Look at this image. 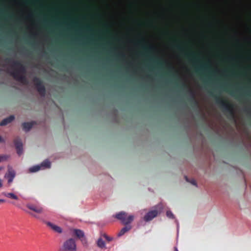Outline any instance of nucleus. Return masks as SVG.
Segmentation results:
<instances>
[{
    "instance_id": "nucleus-1",
    "label": "nucleus",
    "mask_w": 251,
    "mask_h": 251,
    "mask_svg": "<svg viewBox=\"0 0 251 251\" xmlns=\"http://www.w3.org/2000/svg\"><path fill=\"white\" fill-rule=\"evenodd\" d=\"M59 251H76V245L74 239L67 240L60 247Z\"/></svg>"
},
{
    "instance_id": "nucleus-2",
    "label": "nucleus",
    "mask_w": 251,
    "mask_h": 251,
    "mask_svg": "<svg viewBox=\"0 0 251 251\" xmlns=\"http://www.w3.org/2000/svg\"><path fill=\"white\" fill-rule=\"evenodd\" d=\"M51 166V163L48 160H46L42 162L40 165H36L29 168V172L30 173L37 172L42 169L50 168Z\"/></svg>"
},
{
    "instance_id": "nucleus-3",
    "label": "nucleus",
    "mask_w": 251,
    "mask_h": 251,
    "mask_svg": "<svg viewBox=\"0 0 251 251\" xmlns=\"http://www.w3.org/2000/svg\"><path fill=\"white\" fill-rule=\"evenodd\" d=\"M117 219L121 220V221L124 224H127L131 222L134 219L133 215H130L126 218V214L124 212H120L115 216Z\"/></svg>"
},
{
    "instance_id": "nucleus-4",
    "label": "nucleus",
    "mask_w": 251,
    "mask_h": 251,
    "mask_svg": "<svg viewBox=\"0 0 251 251\" xmlns=\"http://www.w3.org/2000/svg\"><path fill=\"white\" fill-rule=\"evenodd\" d=\"M7 167L8 172L4 175V177L7 179V183L10 185L13 182L16 176V171L10 165H8Z\"/></svg>"
},
{
    "instance_id": "nucleus-5",
    "label": "nucleus",
    "mask_w": 251,
    "mask_h": 251,
    "mask_svg": "<svg viewBox=\"0 0 251 251\" xmlns=\"http://www.w3.org/2000/svg\"><path fill=\"white\" fill-rule=\"evenodd\" d=\"M158 214L157 210H151L149 211L145 217L146 221H149L156 217Z\"/></svg>"
},
{
    "instance_id": "nucleus-6",
    "label": "nucleus",
    "mask_w": 251,
    "mask_h": 251,
    "mask_svg": "<svg viewBox=\"0 0 251 251\" xmlns=\"http://www.w3.org/2000/svg\"><path fill=\"white\" fill-rule=\"evenodd\" d=\"M15 146L17 150V153L20 155L23 152V143L20 140L17 141L15 143Z\"/></svg>"
},
{
    "instance_id": "nucleus-7",
    "label": "nucleus",
    "mask_w": 251,
    "mask_h": 251,
    "mask_svg": "<svg viewBox=\"0 0 251 251\" xmlns=\"http://www.w3.org/2000/svg\"><path fill=\"white\" fill-rule=\"evenodd\" d=\"M46 223L47 225L50 226V228L55 232H56L59 233H61L62 232V229L60 227L58 226H57L49 222H48Z\"/></svg>"
},
{
    "instance_id": "nucleus-8",
    "label": "nucleus",
    "mask_w": 251,
    "mask_h": 251,
    "mask_svg": "<svg viewBox=\"0 0 251 251\" xmlns=\"http://www.w3.org/2000/svg\"><path fill=\"white\" fill-rule=\"evenodd\" d=\"M27 207L30 210L35 212L37 213H41L42 211V208L41 207H36L31 204H27Z\"/></svg>"
},
{
    "instance_id": "nucleus-9",
    "label": "nucleus",
    "mask_w": 251,
    "mask_h": 251,
    "mask_svg": "<svg viewBox=\"0 0 251 251\" xmlns=\"http://www.w3.org/2000/svg\"><path fill=\"white\" fill-rule=\"evenodd\" d=\"M15 119V117L13 115H11L10 116H9V117L8 118H6L5 119H4L0 123V125L1 126H5L7 124H8V123H10L11 122H12V121L14 120V119Z\"/></svg>"
},
{
    "instance_id": "nucleus-10",
    "label": "nucleus",
    "mask_w": 251,
    "mask_h": 251,
    "mask_svg": "<svg viewBox=\"0 0 251 251\" xmlns=\"http://www.w3.org/2000/svg\"><path fill=\"white\" fill-rule=\"evenodd\" d=\"M131 228V226L130 225L126 226L124 227H123L120 231L119 232L118 236H121L125 234L126 232L129 231Z\"/></svg>"
},
{
    "instance_id": "nucleus-11",
    "label": "nucleus",
    "mask_w": 251,
    "mask_h": 251,
    "mask_svg": "<svg viewBox=\"0 0 251 251\" xmlns=\"http://www.w3.org/2000/svg\"><path fill=\"white\" fill-rule=\"evenodd\" d=\"M3 195L7 198H11L15 200H18V196L13 193H3Z\"/></svg>"
},
{
    "instance_id": "nucleus-12",
    "label": "nucleus",
    "mask_w": 251,
    "mask_h": 251,
    "mask_svg": "<svg viewBox=\"0 0 251 251\" xmlns=\"http://www.w3.org/2000/svg\"><path fill=\"white\" fill-rule=\"evenodd\" d=\"M33 126L32 123H25L23 124V128L25 131H28Z\"/></svg>"
},
{
    "instance_id": "nucleus-13",
    "label": "nucleus",
    "mask_w": 251,
    "mask_h": 251,
    "mask_svg": "<svg viewBox=\"0 0 251 251\" xmlns=\"http://www.w3.org/2000/svg\"><path fill=\"white\" fill-rule=\"evenodd\" d=\"M75 233L77 237L81 238L82 237H84V232L79 229H75Z\"/></svg>"
},
{
    "instance_id": "nucleus-14",
    "label": "nucleus",
    "mask_w": 251,
    "mask_h": 251,
    "mask_svg": "<svg viewBox=\"0 0 251 251\" xmlns=\"http://www.w3.org/2000/svg\"><path fill=\"white\" fill-rule=\"evenodd\" d=\"M97 245L98 247L100 248H104L105 247V243L101 238H100L98 240Z\"/></svg>"
},
{
    "instance_id": "nucleus-15",
    "label": "nucleus",
    "mask_w": 251,
    "mask_h": 251,
    "mask_svg": "<svg viewBox=\"0 0 251 251\" xmlns=\"http://www.w3.org/2000/svg\"><path fill=\"white\" fill-rule=\"evenodd\" d=\"M9 156L7 155H0V163L7 160Z\"/></svg>"
},
{
    "instance_id": "nucleus-16",
    "label": "nucleus",
    "mask_w": 251,
    "mask_h": 251,
    "mask_svg": "<svg viewBox=\"0 0 251 251\" xmlns=\"http://www.w3.org/2000/svg\"><path fill=\"white\" fill-rule=\"evenodd\" d=\"M166 215H167V216L168 217H169V218H175L173 213L170 210H168L167 211Z\"/></svg>"
},
{
    "instance_id": "nucleus-17",
    "label": "nucleus",
    "mask_w": 251,
    "mask_h": 251,
    "mask_svg": "<svg viewBox=\"0 0 251 251\" xmlns=\"http://www.w3.org/2000/svg\"><path fill=\"white\" fill-rule=\"evenodd\" d=\"M103 236L108 241H110L112 240V238L108 237L107 235L104 234Z\"/></svg>"
},
{
    "instance_id": "nucleus-18",
    "label": "nucleus",
    "mask_w": 251,
    "mask_h": 251,
    "mask_svg": "<svg viewBox=\"0 0 251 251\" xmlns=\"http://www.w3.org/2000/svg\"><path fill=\"white\" fill-rule=\"evenodd\" d=\"M5 142V140L4 138L0 135V143H4Z\"/></svg>"
},
{
    "instance_id": "nucleus-19",
    "label": "nucleus",
    "mask_w": 251,
    "mask_h": 251,
    "mask_svg": "<svg viewBox=\"0 0 251 251\" xmlns=\"http://www.w3.org/2000/svg\"><path fill=\"white\" fill-rule=\"evenodd\" d=\"M190 182L192 184H193L194 185H195V186H197L196 182V181L195 180L193 179V180H191Z\"/></svg>"
},
{
    "instance_id": "nucleus-20",
    "label": "nucleus",
    "mask_w": 251,
    "mask_h": 251,
    "mask_svg": "<svg viewBox=\"0 0 251 251\" xmlns=\"http://www.w3.org/2000/svg\"><path fill=\"white\" fill-rule=\"evenodd\" d=\"M2 185H3L2 180V179L0 178V188L2 187Z\"/></svg>"
},
{
    "instance_id": "nucleus-21",
    "label": "nucleus",
    "mask_w": 251,
    "mask_h": 251,
    "mask_svg": "<svg viewBox=\"0 0 251 251\" xmlns=\"http://www.w3.org/2000/svg\"><path fill=\"white\" fill-rule=\"evenodd\" d=\"M5 200L4 199H0V202H4Z\"/></svg>"
},
{
    "instance_id": "nucleus-22",
    "label": "nucleus",
    "mask_w": 251,
    "mask_h": 251,
    "mask_svg": "<svg viewBox=\"0 0 251 251\" xmlns=\"http://www.w3.org/2000/svg\"><path fill=\"white\" fill-rule=\"evenodd\" d=\"M4 167H0V171L3 169Z\"/></svg>"
},
{
    "instance_id": "nucleus-23",
    "label": "nucleus",
    "mask_w": 251,
    "mask_h": 251,
    "mask_svg": "<svg viewBox=\"0 0 251 251\" xmlns=\"http://www.w3.org/2000/svg\"><path fill=\"white\" fill-rule=\"evenodd\" d=\"M176 251H178V250H177Z\"/></svg>"
}]
</instances>
